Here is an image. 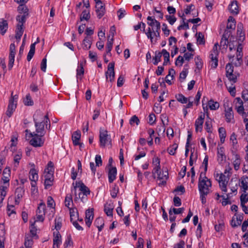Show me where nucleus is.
<instances>
[{"label":"nucleus","instance_id":"f257e3e1","mask_svg":"<svg viewBox=\"0 0 248 248\" xmlns=\"http://www.w3.org/2000/svg\"><path fill=\"white\" fill-rule=\"evenodd\" d=\"M33 120L35 122L36 132L40 134L41 136H44L45 125L46 128H47L48 125L49 128L50 126V121L47 116L40 111H36L33 116Z\"/></svg>","mask_w":248,"mask_h":248},{"label":"nucleus","instance_id":"f03ea898","mask_svg":"<svg viewBox=\"0 0 248 248\" xmlns=\"http://www.w3.org/2000/svg\"><path fill=\"white\" fill-rule=\"evenodd\" d=\"M232 173V169L230 166L226 167L223 173H217L216 176L221 190L226 193L227 192V186L231 176Z\"/></svg>","mask_w":248,"mask_h":248},{"label":"nucleus","instance_id":"7ed1b4c3","mask_svg":"<svg viewBox=\"0 0 248 248\" xmlns=\"http://www.w3.org/2000/svg\"><path fill=\"white\" fill-rule=\"evenodd\" d=\"M73 185L74 188L72 190L75 191V200L79 199L82 202L86 201L87 196L90 194L89 188L81 182H76Z\"/></svg>","mask_w":248,"mask_h":248},{"label":"nucleus","instance_id":"20e7f679","mask_svg":"<svg viewBox=\"0 0 248 248\" xmlns=\"http://www.w3.org/2000/svg\"><path fill=\"white\" fill-rule=\"evenodd\" d=\"M212 186L211 181L205 175L204 172H201L199 178L198 189L200 193H209Z\"/></svg>","mask_w":248,"mask_h":248},{"label":"nucleus","instance_id":"39448f33","mask_svg":"<svg viewBox=\"0 0 248 248\" xmlns=\"http://www.w3.org/2000/svg\"><path fill=\"white\" fill-rule=\"evenodd\" d=\"M242 45L240 43L237 45L236 49V56L229 55V58L232 64L234 65L235 66H239L243 62L242 60Z\"/></svg>","mask_w":248,"mask_h":248},{"label":"nucleus","instance_id":"423d86ee","mask_svg":"<svg viewBox=\"0 0 248 248\" xmlns=\"http://www.w3.org/2000/svg\"><path fill=\"white\" fill-rule=\"evenodd\" d=\"M99 143L102 147L111 146V139L110 135L107 130L101 128L99 132Z\"/></svg>","mask_w":248,"mask_h":248},{"label":"nucleus","instance_id":"0eeeda50","mask_svg":"<svg viewBox=\"0 0 248 248\" xmlns=\"http://www.w3.org/2000/svg\"><path fill=\"white\" fill-rule=\"evenodd\" d=\"M18 98L17 95H14L13 92L12 93L11 96L9 100L7 110L6 112V114L8 117H10L16 108Z\"/></svg>","mask_w":248,"mask_h":248},{"label":"nucleus","instance_id":"6e6552de","mask_svg":"<svg viewBox=\"0 0 248 248\" xmlns=\"http://www.w3.org/2000/svg\"><path fill=\"white\" fill-rule=\"evenodd\" d=\"M159 31L158 30H153V29L152 30L147 29L145 33L148 39L150 40L152 43H155L160 38Z\"/></svg>","mask_w":248,"mask_h":248},{"label":"nucleus","instance_id":"1a4fd4ad","mask_svg":"<svg viewBox=\"0 0 248 248\" xmlns=\"http://www.w3.org/2000/svg\"><path fill=\"white\" fill-rule=\"evenodd\" d=\"M107 82H113L115 79L114 62H111L108 65L107 71L105 72Z\"/></svg>","mask_w":248,"mask_h":248},{"label":"nucleus","instance_id":"9d476101","mask_svg":"<svg viewBox=\"0 0 248 248\" xmlns=\"http://www.w3.org/2000/svg\"><path fill=\"white\" fill-rule=\"evenodd\" d=\"M30 135L32 137L30 142L31 145L34 147H41L43 145L44 140L41 138V135L39 136L34 133H30Z\"/></svg>","mask_w":248,"mask_h":248},{"label":"nucleus","instance_id":"9b49d317","mask_svg":"<svg viewBox=\"0 0 248 248\" xmlns=\"http://www.w3.org/2000/svg\"><path fill=\"white\" fill-rule=\"evenodd\" d=\"M218 44L216 43L213 48L211 51V54L210 55V58L211 60V66L213 68H215L217 67L218 65V60L217 58V56L218 55Z\"/></svg>","mask_w":248,"mask_h":248},{"label":"nucleus","instance_id":"f8f14e48","mask_svg":"<svg viewBox=\"0 0 248 248\" xmlns=\"http://www.w3.org/2000/svg\"><path fill=\"white\" fill-rule=\"evenodd\" d=\"M9 51L8 66V68L10 70L13 67L15 62V55L16 54V46L14 43H12L10 44Z\"/></svg>","mask_w":248,"mask_h":248},{"label":"nucleus","instance_id":"ddd939ff","mask_svg":"<svg viewBox=\"0 0 248 248\" xmlns=\"http://www.w3.org/2000/svg\"><path fill=\"white\" fill-rule=\"evenodd\" d=\"M232 161L233 164L234 169L235 170H238L240 169V166L241 164L242 159L240 155L237 153L236 151L232 150Z\"/></svg>","mask_w":248,"mask_h":248},{"label":"nucleus","instance_id":"4468645a","mask_svg":"<svg viewBox=\"0 0 248 248\" xmlns=\"http://www.w3.org/2000/svg\"><path fill=\"white\" fill-rule=\"evenodd\" d=\"M147 24L149 26L148 29L160 30V23L156 20L154 16H148L147 18Z\"/></svg>","mask_w":248,"mask_h":248},{"label":"nucleus","instance_id":"2eb2a0df","mask_svg":"<svg viewBox=\"0 0 248 248\" xmlns=\"http://www.w3.org/2000/svg\"><path fill=\"white\" fill-rule=\"evenodd\" d=\"M152 165L153 167L152 173L155 177V173H158L161 170L160 160L158 156H154L152 159Z\"/></svg>","mask_w":248,"mask_h":248},{"label":"nucleus","instance_id":"dca6fc26","mask_svg":"<svg viewBox=\"0 0 248 248\" xmlns=\"http://www.w3.org/2000/svg\"><path fill=\"white\" fill-rule=\"evenodd\" d=\"M157 175V179L159 181L158 185L160 186L164 185L166 183V181L168 178V171H162L159 170L158 173H156L155 175Z\"/></svg>","mask_w":248,"mask_h":248},{"label":"nucleus","instance_id":"f3484780","mask_svg":"<svg viewBox=\"0 0 248 248\" xmlns=\"http://www.w3.org/2000/svg\"><path fill=\"white\" fill-rule=\"evenodd\" d=\"M240 190L242 192L248 193V177L243 176L239 180Z\"/></svg>","mask_w":248,"mask_h":248},{"label":"nucleus","instance_id":"a211bd4d","mask_svg":"<svg viewBox=\"0 0 248 248\" xmlns=\"http://www.w3.org/2000/svg\"><path fill=\"white\" fill-rule=\"evenodd\" d=\"M62 243V236L59 231L54 232L53 237V248H59Z\"/></svg>","mask_w":248,"mask_h":248},{"label":"nucleus","instance_id":"6ab92c4d","mask_svg":"<svg viewBox=\"0 0 248 248\" xmlns=\"http://www.w3.org/2000/svg\"><path fill=\"white\" fill-rule=\"evenodd\" d=\"M205 118L204 113L201 114L198 119H196L195 123V130L196 132H201L202 129V125Z\"/></svg>","mask_w":248,"mask_h":248},{"label":"nucleus","instance_id":"aec40b11","mask_svg":"<svg viewBox=\"0 0 248 248\" xmlns=\"http://www.w3.org/2000/svg\"><path fill=\"white\" fill-rule=\"evenodd\" d=\"M24 194V189L23 187H18L15 191V204H18Z\"/></svg>","mask_w":248,"mask_h":248},{"label":"nucleus","instance_id":"412c9836","mask_svg":"<svg viewBox=\"0 0 248 248\" xmlns=\"http://www.w3.org/2000/svg\"><path fill=\"white\" fill-rule=\"evenodd\" d=\"M96 12L97 16L99 18H101L105 13V8L103 5L102 2H97L96 4Z\"/></svg>","mask_w":248,"mask_h":248},{"label":"nucleus","instance_id":"4be33fe9","mask_svg":"<svg viewBox=\"0 0 248 248\" xmlns=\"http://www.w3.org/2000/svg\"><path fill=\"white\" fill-rule=\"evenodd\" d=\"M93 218V213L92 210H87L85 213V223L86 225L89 227L92 223Z\"/></svg>","mask_w":248,"mask_h":248},{"label":"nucleus","instance_id":"5701e85b","mask_svg":"<svg viewBox=\"0 0 248 248\" xmlns=\"http://www.w3.org/2000/svg\"><path fill=\"white\" fill-rule=\"evenodd\" d=\"M217 157L218 161L220 163H222L225 161L226 155H225L224 148L223 147L217 148Z\"/></svg>","mask_w":248,"mask_h":248},{"label":"nucleus","instance_id":"b1692460","mask_svg":"<svg viewBox=\"0 0 248 248\" xmlns=\"http://www.w3.org/2000/svg\"><path fill=\"white\" fill-rule=\"evenodd\" d=\"M45 178L44 185L45 188L47 189L53 185L54 181V175H44Z\"/></svg>","mask_w":248,"mask_h":248},{"label":"nucleus","instance_id":"393cba45","mask_svg":"<svg viewBox=\"0 0 248 248\" xmlns=\"http://www.w3.org/2000/svg\"><path fill=\"white\" fill-rule=\"evenodd\" d=\"M162 124L159 127H157V131L158 132L164 133L165 131L166 125L168 124V118L165 115H162L161 116Z\"/></svg>","mask_w":248,"mask_h":248},{"label":"nucleus","instance_id":"a878e982","mask_svg":"<svg viewBox=\"0 0 248 248\" xmlns=\"http://www.w3.org/2000/svg\"><path fill=\"white\" fill-rule=\"evenodd\" d=\"M64 205L68 208L69 210L74 208L71 194H67L66 195L64 200Z\"/></svg>","mask_w":248,"mask_h":248},{"label":"nucleus","instance_id":"bb28decb","mask_svg":"<svg viewBox=\"0 0 248 248\" xmlns=\"http://www.w3.org/2000/svg\"><path fill=\"white\" fill-rule=\"evenodd\" d=\"M225 118L227 122L231 123L233 121V113L232 108H225Z\"/></svg>","mask_w":248,"mask_h":248},{"label":"nucleus","instance_id":"cd10ccee","mask_svg":"<svg viewBox=\"0 0 248 248\" xmlns=\"http://www.w3.org/2000/svg\"><path fill=\"white\" fill-rule=\"evenodd\" d=\"M117 175V169L115 167H112L109 169L108 173V182L110 183H112L114 180L116 179Z\"/></svg>","mask_w":248,"mask_h":248},{"label":"nucleus","instance_id":"c85d7f7f","mask_svg":"<svg viewBox=\"0 0 248 248\" xmlns=\"http://www.w3.org/2000/svg\"><path fill=\"white\" fill-rule=\"evenodd\" d=\"M38 171L34 168L30 170L29 172V178L31 182L37 181L38 179Z\"/></svg>","mask_w":248,"mask_h":248},{"label":"nucleus","instance_id":"c756f323","mask_svg":"<svg viewBox=\"0 0 248 248\" xmlns=\"http://www.w3.org/2000/svg\"><path fill=\"white\" fill-rule=\"evenodd\" d=\"M8 24L7 20L2 19L0 21V33L3 35L7 31Z\"/></svg>","mask_w":248,"mask_h":248},{"label":"nucleus","instance_id":"7c9ffc66","mask_svg":"<svg viewBox=\"0 0 248 248\" xmlns=\"http://www.w3.org/2000/svg\"><path fill=\"white\" fill-rule=\"evenodd\" d=\"M230 12L234 15H237L239 13L238 6L236 1H233L229 6Z\"/></svg>","mask_w":248,"mask_h":248},{"label":"nucleus","instance_id":"2f4dec72","mask_svg":"<svg viewBox=\"0 0 248 248\" xmlns=\"http://www.w3.org/2000/svg\"><path fill=\"white\" fill-rule=\"evenodd\" d=\"M54 168L53 164L51 161H49L47 165V167L45 169L44 175H54Z\"/></svg>","mask_w":248,"mask_h":248},{"label":"nucleus","instance_id":"473e14b6","mask_svg":"<svg viewBox=\"0 0 248 248\" xmlns=\"http://www.w3.org/2000/svg\"><path fill=\"white\" fill-rule=\"evenodd\" d=\"M23 26H21V25L16 26L15 37L18 42L20 40L21 37L23 35Z\"/></svg>","mask_w":248,"mask_h":248},{"label":"nucleus","instance_id":"72a5a7b5","mask_svg":"<svg viewBox=\"0 0 248 248\" xmlns=\"http://www.w3.org/2000/svg\"><path fill=\"white\" fill-rule=\"evenodd\" d=\"M81 135L79 131H75L72 135V139L74 145H78L79 144V140Z\"/></svg>","mask_w":248,"mask_h":248},{"label":"nucleus","instance_id":"f704fd0d","mask_svg":"<svg viewBox=\"0 0 248 248\" xmlns=\"http://www.w3.org/2000/svg\"><path fill=\"white\" fill-rule=\"evenodd\" d=\"M94 224L98 228L99 232H100L104 227V219L102 217H98L95 220Z\"/></svg>","mask_w":248,"mask_h":248},{"label":"nucleus","instance_id":"c9c22d12","mask_svg":"<svg viewBox=\"0 0 248 248\" xmlns=\"http://www.w3.org/2000/svg\"><path fill=\"white\" fill-rule=\"evenodd\" d=\"M84 73V68L83 67V65L81 63L78 64V68L77 69V81L78 80H81L82 78V76L83 75Z\"/></svg>","mask_w":248,"mask_h":248},{"label":"nucleus","instance_id":"e433bc0d","mask_svg":"<svg viewBox=\"0 0 248 248\" xmlns=\"http://www.w3.org/2000/svg\"><path fill=\"white\" fill-rule=\"evenodd\" d=\"M208 106L210 110H215L219 108V104L217 101L211 99L208 102Z\"/></svg>","mask_w":248,"mask_h":248},{"label":"nucleus","instance_id":"4c0bfd02","mask_svg":"<svg viewBox=\"0 0 248 248\" xmlns=\"http://www.w3.org/2000/svg\"><path fill=\"white\" fill-rule=\"evenodd\" d=\"M69 210L71 221L78 219V214L77 209L75 207Z\"/></svg>","mask_w":248,"mask_h":248},{"label":"nucleus","instance_id":"58836bf2","mask_svg":"<svg viewBox=\"0 0 248 248\" xmlns=\"http://www.w3.org/2000/svg\"><path fill=\"white\" fill-rule=\"evenodd\" d=\"M3 176L1 179V181H2V185H0L2 187L4 188V189L8 190L9 186V176H6V175H2Z\"/></svg>","mask_w":248,"mask_h":248},{"label":"nucleus","instance_id":"ea45409f","mask_svg":"<svg viewBox=\"0 0 248 248\" xmlns=\"http://www.w3.org/2000/svg\"><path fill=\"white\" fill-rule=\"evenodd\" d=\"M113 206L110 203H107L105 205L104 211L108 216L112 217L113 215Z\"/></svg>","mask_w":248,"mask_h":248},{"label":"nucleus","instance_id":"a19ab883","mask_svg":"<svg viewBox=\"0 0 248 248\" xmlns=\"http://www.w3.org/2000/svg\"><path fill=\"white\" fill-rule=\"evenodd\" d=\"M35 44L36 43L32 44L30 46V49L27 57V59L28 61H30L31 60V59L32 58L34 54L35 49Z\"/></svg>","mask_w":248,"mask_h":248},{"label":"nucleus","instance_id":"79ce46f5","mask_svg":"<svg viewBox=\"0 0 248 248\" xmlns=\"http://www.w3.org/2000/svg\"><path fill=\"white\" fill-rule=\"evenodd\" d=\"M113 39L112 38H108L106 46V55H111V50L112 48Z\"/></svg>","mask_w":248,"mask_h":248},{"label":"nucleus","instance_id":"37998d69","mask_svg":"<svg viewBox=\"0 0 248 248\" xmlns=\"http://www.w3.org/2000/svg\"><path fill=\"white\" fill-rule=\"evenodd\" d=\"M219 138L221 143H223L225 141L226 137V132L224 128L220 127L218 129Z\"/></svg>","mask_w":248,"mask_h":248},{"label":"nucleus","instance_id":"c03bdc74","mask_svg":"<svg viewBox=\"0 0 248 248\" xmlns=\"http://www.w3.org/2000/svg\"><path fill=\"white\" fill-rule=\"evenodd\" d=\"M10 202V199H9L8 202ZM7 213L9 216H12L13 215L16 214L15 207L14 205H10L8 203L7 206Z\"/></svg>","mask_w":248,"mask_h":248},{"label":"nucleus","instance_id":"a18cd8bd","mask_svg":"<svg viewBox=\"0 0 248 248\" xmlns=\"http://www.w3.org/2000/svg\"><path fill=\"white\" fill-rule=\"evenodd\" d=\"M45 203L44 202H40L36 210V214L45 215Z\"/></svg>","mask_w":248,"mask_h":248},{"label":"nucleus","instance_id":"49530a36","mask_svg":"<svg viewBox=\"0 0 248 248\" xmlns=\"http://www.w3.org/2000/svg\"><path fill=\"white\" fill-rule=\"evenodd\" d=\"M231 143L233 149L232 150L235 151L237 149V140L236 136L234 134H232L230 137Z\"/></svg>","mask_w":248,"mask_h":248},{"label":"nucleus","instance_id":"de8ad7c7","mask_svg":"<svg viewBox=\"0 0 248 248\" xmlns=\"http://www.w3.org/2000/svg\"><path fill=\"white\" fill-rule=\"evenodd\" d=\"M227 28L230 29H234L235 28V21L233 17L230 16L228 19Z\"/></svg>","mask_w":248,"mask_h":248},{"label":"nucleus","instance_id":"09e8293b","mask_svg":"<svg viewBox=\"0 0 248 248\" xmlns=\"http://www.w3.org/2000/svg\"><path fill=\"white\" fill-rule=\"evenodd\" d=\"M148 133L149 137L148 138L147 142L149 145H152L153 143V137L155 134V131L152 128L148 130Z\"/></svg>","mask_w":248,"mask_h":248},{"label":"nucleus","instance_id":"8fccbe9b","mask_svg":"<svg viewBox=\"0 0 248 248\" xmlns=\"http://www.w3.org/2000/svg\"><path fill=\"white\" fill-rule=\"evenodd\" d=\"M175 97L178 101L182 104H186L187 103L188 98L186 97L182 94L179 93L175 95Z\"/></svg>","mask_w":248,"mask_h":248},{"label":"nucleus","instance_id":"3c124183","mask_svg":"<svg viewBox=\"0 0 248 248\" xmlns=\"http://www.w3.org/2000/svg\"><path fill=\"white\" fill-rule=\"evenodd\" d=\"M228 44V36L227 34H224L220 41V46L224 48H226Z\"/></svg>","mask_w":248,"mask_h":248},{"label":"nucleus","instance_id":"603ef678","mask_svg":"<svg viewBox=\"0 0 248 248\" xmlns=\"http://www.w3.org/2000/svg\"><path fill=\"white\" fill-rule=\"evenodd\" d=\"M8 190L4 189L0 186V206L2 204L7 192Z\"/></svg>","mask_w":248,"mask_h":248},{"label":"nucleus","instance_id":"864d4df0","mask_svg":"<svg viewBox=\"0 0 248 248\" xmlns=\"http://www.w3.org/2000/svg\"><path fill=\"white\" fill-rule=\"evenodd\" d=\"M80 18L81 21H88L90 18V14L89 11H83L80 16Z\"/></svg>","mask_w":248,"mask_h":248},{"label":"nucleus","instance_id":"5fc2aeb1","mask_svg":"<svg viewBox=\"0 0 248 248\" xmlns=\"http://www.w3.org/2000/svg\"><path fill=\"white\" fill-rule=\"evenodd\" d=\"M197 42L198 45H204L205 40L204 35L202 32H199L196 34Z\"/></svg>","mask_w":248,"mask_h":248},{"label":"nucleus","instance_id":"6e6d98bb","mask_svg":"<svg viewBox=\"0 0 248 248\" xmlns=\"http://www.w3.org/2000/svg\"><path fill=\"white\" fill-rule=\"evenodd\" d=\"M22 156V153L20 151H18L15 155H14V161L15 163V166H17L19 160L21 159Z\"/></svg>","mask_w":248,"mask_h":248},{"label":"nucleus","instance_id":"4d7b16f0","mask_svg":"<svg viewBox=\"0 0 248 248\" xmlns=\"http://www.w3.org/2000/svg\"><path fill=\"white\" fill-rule=\"evenodd\" d=\"M82 45L84 49H89L91 46V41L90 39L88 37H85L83 41Z\"/></svg>","mask_w":248,"mask_h":248},{"label":"nucleus","instance_id":"13d9d810","mask_svg":"<svg viewBox=\"0 0 248 248\" xmlns=\"http://www.w3.org/2000/svg\"><path fill=\"white\" fill-rule=\"evenodd\" d=\"M162 56L164 58V65H166L169 62L170 53L165 49H163L161 52Z\"/></svg>","mask_w":248,"mask_h":248},{"label":"nucleus","instance_id":"bf43d9fd","mask_svg":"<svg viewBox=\"0 0 248 248\" xmlns=\"http://www.w3.org/2000/svg\"><path fill=\"white\" fill-rule=\"evenodd\" d=\"M33 245V240L31 236H26L24 245L26 248H31Z\"/></svg>","mask_w":248,"mask_h":248},{"label":"nucleus","instance_id":"052dcab7","mask_svg":"<svg viewBox=\"0 0 248 248\" xmlns=\"http://www.w3.org/2000/svg\"><path fill=\"white\" fill-rule=\"evenodd\" d=\"M178 144L174 143L171 146H170L168 149V152L170 155H174L176 150L178 148Z\"/></svg>","mask_w":248,"mask_h":248},{"label":"nucleus","instance_id":"680f3d73","mask_svg":"<svg viewBox=\"0 0 248 248\" xmlns=\"http://www.w3.org/2000/svg\"><path fill=\"white\" fill-rule=\"evenodd\" d=\"M73 244V242L71 235H69L67 236L65 241L64 243V248H68L71 247Z\"/></svg>","mask_w":248,"mask_h":248},{"label":"nucleus","instance_id":"e2e57ef3","mask_svg":"<svg viewBox=\"0 0 248 248\" xmlns=\"http://www.w3.org/2000/svg\"><path fill=\"white\" fill-rule=\"evenodd\" d=\"M62 218L61 217H57L55 219V228L56 231H58L62 226Z\"/></svg>","mask_w":248,"mask_h":248},{"label":"nucleus","instance_id":"0e129e2a","mask_svg":"<svg viewBox=\"0 0 248 248\" xmlns=\"http://www.w3.org/2000/svg\"><path fill=\"white\" fill-rule=\"evenodd\" d=\"M248 193L243 192L240 196L241 204H245L248 202Z\"/></svg>","mask_w":248,"mask_h":248},{"label":"nucleus","instance_id":"69168bd1","mask_svg":"<svg viewBox=\"0 0 248 248\" xmlns=\"http://www.w3.org/2000/svg\"><path fill=\"white\" fill-rule=\"evenodd\" d=\"M17 139L15 137H13L11 140V144H10V151L12 152H14L16 150V145L17 144Z\"/></svg>","mask_w":248,"mask_h":248},{"label":"nucleus","instance_id":"338daca9","mask_svg":"<svg viewBox=\"0 0 248 248\" xmlns=\"http://www.w3.org/2000/svg\"><path fill=\"white\" fill-rule=\"evenodd\" d=\"M224 228V223L222 220L218 221V224L215 225V229L217 232L221 231Z\"/></svg>","mask_w":248,"mask_h":248},{"label":"nucleus","instance_id":"774afa93","mask_svg":"<svg viewBox=\"0 0 248 248\" xmlns=\"http://www.w3.org/2000/svg\"><path fill=\"white\" fill-rule=\"evenodd\" d=\"M47 205L48 207L52 208V209H54L55 203L53 198L50 196L47 197Z\"/></svg>","mask_w":248,"mask_h":248}]
</instances>
